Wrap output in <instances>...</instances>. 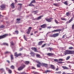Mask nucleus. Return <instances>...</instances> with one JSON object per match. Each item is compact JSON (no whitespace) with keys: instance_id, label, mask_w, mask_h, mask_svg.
Segmentation results:
<instances>
[{"instance_id":"nucleus-55","label":"nucleus","mask_w":74,"mask_h":74,"mask_svg":"<svg viewBox=\"0 0 74 74\" xmlns=\"http://www.w3.org/2000/svg\"><path fill=\"white\" fill-rule=\"evenodd\" d=\"M59 70V68H57L56 69V71H58Z\"/></svg>"},{"instance_id":"nucleus-28","label":"nucleus","mask_w":74,"mask_h":74,"mask_svg":"<svg viewBox=\"0 0 74 74\" xmlns=\"http://www.w3.org/2000/svg\"><path fill=\"white\" fill-rule=\"evenodd\" d=\"M61 19L63 21H66V19L64 18H61Z\"/></svg>"},{"instance_id":"nucleus-18","label":"nucleus","mask_w":74,"mask_h":74,"mask_svg":"<svg viewBox=\"0 0 74 74\" xmlns=\"http://www.w3.org/2000/svg\"><path fill=\"white\" fill-rule=\"evenodd\" d=\"M51 68H52V69H55V67L54 66V65H51Z\"/></svg>"},{"instance_id":"nucleus-40","label":"nucleus","mask_w":74,"mask_h":74,"mask_svg":"<svg viewBox=\"0 0 74 74\" xmlns=\"http://www.w3.org/2000/svg\"><path fill=\"white\" fill-rule=\"evenodd\" d=\"M54 61L56 62H58V60L57 59H54Z\"/></svg>"},{"instance_id":"nucleus-9","label":"nucleus","mask_w":74,"mask_h":74,"mask_svg":"<svg viewBox=\"0 0 74 74\" xmlns=\"http://www.w3.org/2000/svg\"><path fill=\"white\" fill-rule=\"evenodd\" d=\"M47 55L49 56H51L54 55V54L53 53H48L47 54Z\"/></svg>"},{"instance_id":"nucleus-15","label":"nucleus","mask_w":74,"mask_h":74,"mask_svg":"<svg viewBox=\"0 0 74 74\" xmlns=\"http://www.w3.org/2000/svg\"><path fill=\"white\" fill-rule=\"evenodd\" d=\"M62 68L64 70H68L69 69L66 66H62Z\"/></svg>"},{"instance_id":"nucleus-25","label":"nucleus","mask_w":74,"mask_h":74,"mask_svg":"<svg viewBox=\"0 0 74 74\" xmlns=\"http://www.w3.org/2000/svg\"><path fill=\"white\" fill-rule=\"evenodd\" d=\"M32 3H30V4L29 5L30 6H34V5L32 4Z\"/></svg>"},{"instance_id":"nucleus-31","label":"nucleus","mask_w":74,"mask_h":74,"mask_svg":"<svg viewBox=\"0 0 74 74\" xmlns=\"http://www.w3.org/2000/svg\"><path fill=\"white\" fill-rule=\"evenodd\" d=\"M66 14L67 16H68L70 15V13H69V12H67Z\"/></svg>"},{"instance_id":"nucleus-45","label":"nucleus","mask_w":74,"mask_h":74,"mask_svg":"<svg viewBox=\"0 0 74 74\" xmlns=\"http://www.w3.org/2000/svg\"><path fill=\"white\" fill-rule=\"evenodd\" d=\"M46 45V44H44L43 45H42V47H44Z\"/></svg>"},{"instance_id":"nucleus-47","label":"nucleus","mask_w":74,"mask_h":74,"mask_svg":"<svg viewBox=\"0 0 74 74\" xmlns=\"http://www.w3.org/2000/svg\"><path fill=\"white\" fill-rule=\"evenodd\" d=\"M50 37H54L53 34H51L50 35Z\"/></svg>"},{"instance_id":"nucleus-22","label":"nucleus","mask_w":74,"mask_h":74,"mask_svg":"<svg viewBox=\"0 0 74 74\" xmlns=\"http://www.w3.org/2000/svg\"><path fill=\"white\" fill-rule=\"evenodd\" d=\"M74 17V16H73V17L71 18L70 20H69V23H70L71 22V21H72L73 20V18Z\"/></svg>"},{"instance_id":"nucleus-51","label":"nucleus","mask_w":74,"mask_h":74,"mask_svg":"<svg viewBox=\"0 0 74 74\" xmlns=\"http://www.w3.org/2000/svg\"><path fill=\"white\" fill-rule=\"evenodd\" d=\"M15 32L17 34H18V31H15Z\"/></svg>"},{"instance_id":"nucleus-21","label":"nucleus","mask_w":74,"mask_h":74,"mask_svg":"<svg viewBox=\"0 0 74 74\" xmlns=\"http://www.w3.org/2000/svg\"><path fill=\"white\" fill-rule=\"evenodd\" d=\"M43 16H40L37 18V20H39L41 19L42 17Z\"/></svg>"},{"instance_id":"nucleus-59","label":"nucleus","mask_w":74,"mask_h":74,"mask_svg":"<svg viewBox=\"0 0 74 74\" xmlns=\"http://www.w3.org/2000/svg\"><path fill=\"white\" fill-rule=\"evenodd\" d=\"M47 28L48 29H50L51 28V27H48Z\"/></svg>"},{"instance_id":"nucleus-29","label":"nucleus","mask_w":74,"mask_h":74,"mask_svg":"<svg viewBox=\"0 0 74 74\" xmlns=\"http://www.w3.org/2000/svg\"><path fill=\"white\" fill-rule=\"evenodd\" d=\"M61 73V71H59V72H56V74H60Z\"/></svg>"},{"instance_id":"nucleus-52","label":"nucleus","mask_w":74,"mask_h":74,"mask_svg":"<svg viewBox=\"0 0 74 74\" xmlns=\"http://www.w3.org/2000/svg\"><path fill=\"white\" fill-rule=\"evenodd\" d=\"M32 69H35L36 68H34V67L32 66Z\"/></svg>"},{"instance_id":"nucleus-61","label":"nucleus","mask_w":74,"mask_h":74,"mask_svg":"<svg viewBox=\"0 0 74 74\" xmlns=\"http://www.w3.org/2000/svg\"><path fill=\"white\" fill-rule=\"evenodd\" d=\"M64 36H65V35H64L63 36V37H62V38H64Z\"/></svg>"},{"instance_id":"nucleus-50","label":"nucleus","mask_w":74,"mask_h":74,"mask_svg":"<svg viewBox=\"0 0 74 74\" xmlns=\"http://www.w3.org/2000/svg\"><path fill=\"white\" fill-rule=\"evenodd\" d=\"M72 28L73 29H74V24L72 26Z\"/></svg>"},{"instance_id":"nucleus-4","label":"nucleus","mask_w":74,"mask_h":74,"mask_svg":"<svg viewBox=\"0 0 74 74\" xmlns=\"http://www.w3.org/2000/svg\"><path fill=\"white\" fill-rule=\"evenodd\" d=\"M46 20L49 22H51V20H52L53 19V18H46Z\"/></svg>"},{"instance_id":"nucleus-20","label":"nucleus","mask_w":74,"mask_h":74,"mask_svg":"<svg viewBox=\"0 0 74 74\" xmlns=\"http://www.w3.org/2000/svg\"><path fill=\"white\" fill-rule=\"evenodd\" d=\"M43 42V41H40L38 43V45H41L42 44Z\"/></svg>"},{"instance_id":"nucleus-57","label":"nucleus","mask_w":74,"mask_h":74,"mask_svg":"<svg viewBox=\"0 0 74 74\" xmlns=\"http://www.w3.org/2000/svg\"><path fill=\"white\" fill-rule=\"evenodd\" d=\"M8 53V51H6L5 53V54H7V53Z\"/></svg>"},{"instance_id":"nucleus-13","label":"nucleus","mask_w":74,"mask_h":74,"mask_svg":"<svg viewBox=\"0 0 74 74\" xmlns=\"http://www.w3.org/2000/svg\"><path fill=\"white\" fill-rule=\"evenodd\" d=\"M38 64H37V66L38 67H40V66L41 65V64L39 62H38Z\"/></svg>"},{"instance_id":"nucleus-43","label":"nucleus","mask_w":74,"mask_h":74,"mask_svg":"<svg viewBox=\"0 0 74 74\" xmlns=\"http://www.w3.org/2000/svg\"><path fill=\"white\" fill-rule=\"evenodd\" d=\"M49 49L50 50V51H51L52 50H53V49L52 48H51L50 47L49 48Z\"/></svg>"},{"instance_id":"nucleus-48","label":"nucleus","mask_w":74,"mask_h":74,"mask_svg":"<svg viewBox=\"0 0 74 74\" xmlns=\"http://www.w3.org/2000/svg\"><path fill=\"white\" fill-rule=\"evenodd\" d=\"M55 22L56 23V24H58V22L56 19L55 20Z\"/></svg>"},{"instance_id":"nucleus-37","label":"nucleus","mask_w":74,"mask_h":74,"mask_svg":"<svg viewBox=\"0 0 74 74\" xmlns=\"http://www.w3.org/2000/svg\"><path fill=\"white\" fill-rule=\"evenodd\" d=\"M11 69H14V66H13V65H12L11 66Z\"/></svg>"},{"instance_id":"nucleus-17","label":"nucleus","mask_w":74,"mask_h":74,"mask_svg":"<svg viewBox=\"0 0 74 74\" xmlns=\"http://www.w3.org/2000/svg\"><path fill=\"white\" fill-rule=\"evenodd\" d=\"M14 5V3H12L11 5V7L12 8H14L15 7V6Z\"/></svg>"},{"instance_id":"nucleus-16","label":"nucleus","mask_w":74,"mask_h":74,"mask_svg":"<svg viewBox=\"0 0 74 74\" xmlns=\"http://www.w3.org/2000/svg\"><path fill=\"white\" fill-rule=\"evenodd\" d=\"M30 54L33 57H34L35 55V53L33 52H31Z\"/></svg>"},{"instance_id":"nucleus-12","label":"nucleus","mask_w":74,"mask_h":74,"mask_svg":"<svg viewBox=\"0 0 74 74\" xmlns=\"http://www.w3.org/2000/svg\"><path fill=\"white\" fill-rule=\"evenodd\" d=\"M18 5L19 7L18 8V10H19V9H21L22 4H20L19 3L18 4Z\"/></svg>"},{"instance_id":"nucleus-23","label":"nucleus","mask_w":74,"mask_h":74,"mask_svg":"<svg viewBox=\"0 0 74 74\" xmlns=\"http://www.w3.org/2000/svg\"><path fill=\"white\" fill-rule=\"evenodd\" d=\"M50 72V71H48V70H47V71H45V72H43V73H47V72Z\"/></svg>"},{"instance_id":"nucleus-2","label":"nucleus","mask_w":74,"mask_h":74,"mask_svg":"<svg viewBox=\"0 0 74 74\" xmlns=\"http://www.w3.org/2000/svg\"><path fill=\"white\" fill-rule=\"evenodd\" d=\"M25 67V65L24 64H23L20 66L19 68H18V70L19 71H21Z\"/></svg>"},{"instance_id":"nucleus-63","label":"nucleus","mask_w":74,"mask_h":74,"mask_svg":"<svg viewBox=\"0 0 74 74\" xmlns=\"http://www.w3.org/2000/svg\"><path fill=\"white\" fill-rule=\"evenodd\" d=\"M62 74H66V73H65V72H63V73Z\"/></svg>"},{"instance_id":"nucleus-26","label":"nucleus","mask_w":74,"mask_h":74,"mask_svg":"<svg viewBox=\"0 0 74 74\" xmlns=\"http://www.w3.org/2000/svg\"><path fill=\"white\" fill-rule=\"evenodd\" d=\"M29 63V61H26L25 62V64H28Z\"/></svg>"},{"instance_id":"nucleus-35","label":"nucleus","mask_w":74,"mask_h":74,"mask_svg":"<svg viewBox=\"0 0 74 74\" xmlns=\"http://www.w3.org/2000/svg\"><path fill=\"white\" fill-rule=\"evenodd\" d=\"M70 58V56H68L67 57V58H66V60H69Z\"/></svg>"},{"instance_id":"nucleus-3","label":"nucleus","mask_w":74,"mask_h":74,"mask_svg":"<svg viewBox=\"0 0 74 74\" xmlns=\"http://www.w3.org/2000/svg\"><path fill=\"white\" fill-rule=\"evenodd\" d=\"M8 36V34H4L2 36H0V39H3Z\"/></svg>"},{"instance_id":"nucleus-19","label":"nucleus","mask_w":74,"mask_h":74,"mask_svg":"<svg viewBox=\"0 0 74 74\" xmlns=\"http://www.w3.org/2000/svg\"><path fill=\"white\" fill-rule=\"evenodd\" d=\"M36 57L38 58H41V57L40 56V55H39V54H36Z\"/></svg>"},{"instance_id":"nucleus-32","label":"nucleus","mask_w":74,"mask_h":74,"mask_svg":"<svg viewBox=\"0 0 74 74\" xmlns=\"http://www.w3.org/2000/svg\"><path fill=\"white\" fill-rule=\"evenodd\" d=\"M10 43H11V45H14V43L13 42H12V41Z\"/></svg>"},{"instance_id":"nucleus-7","label":"nucleus","mask_w":74,"mask_h":74,"mask_svg":"<svg viewBox=\"0 0 74 74\" xmlns=\"http://www.w3.org/2000/svg\"><path fill=\"white\" fill-rule=\"evenodd\" d=\"M31 49L32 50H34V52H38L37 48L35 47H32Z\"/></svg>"},{"instance_id":"nucleus-64","label":"nucleus","mask_w":74,"mask_h":74,"mask_svg":"<svg viewBox=\"0 0 74 74\" xmlns=\"http://www.w3.org/2000/svg\"><path fill=\"white\" fill-rule=\"evenodd\" d=\"M37 72H35L34 73V74H37Z\"/></svg>"},{"instance_id":"nucleus-44","label":"nucleus","mask_w":74,"mask_h":74,"mask_svg":"<svg viewBox=\"0 0 74 74\" xmlns=\"http://www.w3.org/2000/svg\"><path fill=\"white\" fill-rule=\"evenodd\" d=\"M69 49H73V47H70Z\"/></svg>"},{"instance_id":"nucleus-58","label":"nucleus","mask_w":74,"mask_h":74,"mask_svg":"<svg viewBox=\"0 0 74 74\" xmlns=\"http://www.w3.org/2000/svg\"><path fill=\"white\" fill-rule=\"evenodd\" d=\"M38 31H35L34 32V33L35 34H36V33L38 32Z\"/></svg>"},{"instance_id":"nucleus-54","label":"nucleus","mask_w":74,"mask_h":74,"mask_svg":"<svg viewBox=\"0 0 74 74\" xmlns=\"http://www.w3.org/2000/svg\"><path fill=\"white\" fill-rule=\"evenodd\" d=\"M21 20V19H20V18H17V21H20Z\"/></svg>"},{"instance_id":"nucleus-56","label":"nucleus","mask_w":74,"mask_h":74,"mask_svg":"<svg viewBox=\"0 0 74 74\" xmlns=\"http://www.w3.org/2000/svg\"><path fill=\"white\" fill-rule=\"evenodd\" d=\"M34 12H35V14H36L37 13V11H35Z\"/></svg>"},{"instance_id":"nucleus-38","label":"nucleus","mask_w":74,"mask_h":74,"mask_svg":"<svg viewBox=\"0 0 74 74\" xmlns=\"http://www.w3.org/2000/svg\"><path fill=\"white\" fill-rule=\"evenodd\" d=\"M64 4L66 5H68V3L67 2V1H65L64 2Z\"/></svg>"},{"instance_id":"nucleus-14","label":"nucleus","mask_w":74,"mask_h":74,"mask_svg":"<svg viewBox=\"0 0 74 74\" xmlns=\"http://www.w3.org/2000/svg\"><path fill=\"white\" fill-rule=\"evenodd\" d=\"M59 34L58 33H56L53 34V37H56L59 36Z\"/></svg>"},{"instance_id":"nucleus-30","label":"nucleus","mask_w":74,"mask_h":74,"mask_svg":"<svg viewBox=\"0 0 74 74\" xmlns=\"http://www.w3.org/2000/svg\"><path fill=\"white\" fill-rule=\"evenodd\" d=\"M24 38L25 39V40L26 41H27V39L26 38V37L25 36V35H24Z\"/></svg>"},{"instance_id":"nucleus-6","label":"nucleus","mask_w":74,"mask_h":74,"mask_svg":"<svg viewBox=\"0 0 74 74\" xmlns=\"http://www.w3.org/2000/svg\"><path fill=\"white\" fill-rule=\"evenodd\" d=\"M61 30H62L61 29H57L56 30H54L53 31H52V32H59L61 31Z\"/></svg>"},{"instance_id":"nucleus-5","label":"nucleus","mask_w":74,"mask_h":74,"mask_svg":"<svg viewBox=\"0 0 74 74\" xmlns=\"http://www.w3.org/2000/svg\"><path fill=\"white\" fill-rule=\"evenodd\" d=\"M1 8L2 10H4L5 8V5L4 4H2L1 6Z\"/></svg>"},{"instance_id":"nucleus-27","label":"nucleus","mask_w":74,"mask_h":74,"mask_svg":"<svg viewBox=\"0 0 74 74\" xmlns=\"http://www.w3.org/2000/svg\"><path fill=\"white\" fill-rule=\"evenodd\" d=\"M11 60H13V59H14V58L13 57V55H11Z\"/></svg>"},{"instance_id":"nucleus-1","label":"nucleus","mask_w":74,"mask_h":74,"mask_svg":"<svg viewBox=\"0 0 74 74\" xmlns=\"http://www.w3.org/2000/svg\"><path fill=\"white\" fill-rule=\"evenodd\" d=\"M65 55L67 54H74V51H70L66 50L65 51L64 53Z\"/></svg>"},{"instance_id":"nucleus-42","label":"nucleus","mask_w":74,"mask_h":74,"mask_svg":"<svg viewBox=\"0 0 74 74\" xmlns=\"http://www.w3.org/2000/svg\"><path fill=\"white\" fill-rule=\"evenodd\" d=\"M58 63H60V64H62L64 63V62H61V61H60V62L58 61Z\"/></svg>"},{"instance_id":"nucleus-62","label":"nucleus","mask_w":74,"mask_h":74,"mask_svg":"<svg viewBox=\"0 0 74 74\" xmlns=\"http://www.w3.org/2000/svg\"><path fill=\"white\" fill-rule=\"evenodd\" d=\"M69 67L70 68H71V66L70 65H69Z\"/></svg>"},{"instance_id":"nucleus-10","label":"nucleus","mask_w":74,"mask_h":74,"mask_svg":"<svg viewBox=\"0 0 74 74\" xmlns=\"http://www.w3.org/2000/svg\"><path fill=\"white\" fill-rule=\"evenodd\" d=\"M46 27V24H44L43 25H41L40 27L42 28H45Z\"/></svg>"},{"instance_id":"nucleus-34","label":"nucleus","mask_w":74,"mask_h":74,"mask_svg":"<svg viewBox=\"0 0 74 74\" xmlns=\"http://www.w3.org/2000/svg\"><path fill=\"white\" fill-rule=\"evenodd\" d=\"M31 3H36V1H35V0H33L32 1V2Z\"/></svg>"},{"instance_id":"nucleus-24","label":"nucleus","mask_w":74,"mask_h":74,"mask_svg":"<svg viewBox=\"0 0 74 74\" xmlns=\"http://www.w3.org/2000/svg\"><path fill=\"white\" fill-rule=\"evenodd\" d=\"M14 56L17 57H18V54H17V53L16 52L14 54Z\"/></svg>"},{"instance_id":"nucleus-33","label":"nucleus","mask_w":74,"mask_h":74,"mask_svg":"<svg viewBox=\"0 0 74 74\" xmlns=\"http://www.w3.org/2000/svg\"><path fill=\"white\" fill-rule=\"evenodd\" d=\"M9 73L10 74L11 73H12V71H11V70H10V69H9L8 71Z\"/></svg>"},{"instance_id":"nucleus-11","label":"nucleus","mask_w":74,"mask_h":74,"mask_svg":"<svg viewBox=\"0 0 74 74\" xmlns=\"http://www.w3.org/2000/svg\"><path fill=\"white\" fill-rule=\"evenodd\" d=\"M32 29V27H29V29H28V31L27 32V34H29V33L30 32L31 30V29Z\"/></svg>"},{"instance_id":"nucleus-49","label":"nucleus","mask_w":74,"mask_h":74,"mask_svg":"<svg viewBox=\"0 0 74 74\" xmlns=\"http://www.w3.org/2000/svg\"><path fill=\"white\" fill-rule=\"evenodd\" d=\"M59 61H63V59H62L60 58V59H59Z\"/></svg>"},{"instance_id":"nucleus-53","label":"nucleus","mask_w":74,"mask_h":74,"mask_svg":"<svg viewBox=\"0 0 74 74\" xmlns=\"http://www.w3.org/2000/svg\"><path fill=\"white\" fill-rule=\"evenodd\" d=\"M7 62L8 63H10V61L8 60H7Z\"/></svg>"},{"instance_id":"nucleus-8","label":"nucleus","mask_w":74,"mask_h":74,"mask_svg":"<svg viewBox=\"0 0 74 74\" xmlns=\"http://www.w3.org/2000/svg\"><path fill=\"white\" fill-rule=\"evenodd\" d=\"M41 66H44L46 67H48V64L45 63H42Z\"/></svg>"},{"instance_id":"nucleus-39","label":"nucleus","mask_w":74,"mask_h":74,"mask_svg":"<svg viewBox=\"0 0 74 74\" xmlns=\"http://www.w3.org/2000/svg\"><path fill=\"white\" fill-rule=\"evenodd\" d=\"M4 27V25H2L0 26V28H3Z\"/></svg>"},{"instance_id":"nucleus-60","label":"nucleus","mask_w":74,"mask_h":74,"mask_svg":"<svg viewBox=\"0 0 74 74\" xmlns=\"http://www.w3.org/2000/svg\"><path fill=\"white\" fill-rule=\"evenodd\" d=\"M15 0V2L16 3H17V1H16V0Z\"/></svg>"},{"instance_id":"nucleus-36","label":"nucleus","mask_w":74,"mask_h":74,"mask_svg":"<svg viewBox=\"0 0 74 74\" xmlns=\"http://www.w3.org/2000/svg\"><path fill=\"white\" fill-rule=\"evenodd\" d=\"M53 5H55V6H58V4H57L56 3H54Z\"/></svg>"},{"instance_id":"nucleus-41","label":"nucleus","mask_w":74,"mask_h":74,"mask_svg":"<svg viewBox=\"0 0 74 74\" xmlns=\"http://www.w3.org/2000/svg\"><path fill=\"white\" fill-rule=\"evenodd\" d=\"M3 44L4 45H6L7 46L8 45V43H3Z\"/></svg>"},{"instance_id":"nucleus-46","label":"nucleus","mask_w":74,"mask_h":74,"mask_svg":"<svg viewBox=\"0 0 74 74\" xmlns=\"http://www.w3.org/2000/svg\"><path fill=\"white\" fill-rule=\"evenodd\" d=\"M21 55H22V54H21V53H19V54H18V57L19 56H21Z\"/></svg>"}]
</instances>
